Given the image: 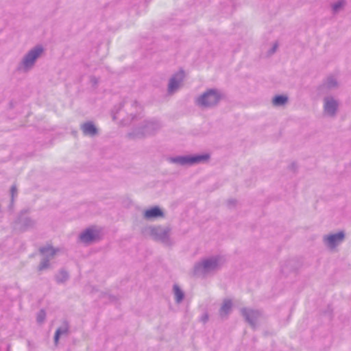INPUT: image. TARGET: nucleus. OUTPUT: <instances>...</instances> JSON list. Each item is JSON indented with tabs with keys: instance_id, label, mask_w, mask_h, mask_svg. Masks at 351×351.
Listing matches in <instances>:
<instances>
[{
	"instance_id": "obj_20",
	"label": "nucleus",
	"mask_w": 351,
	"mask_h": 351,
	"mask_svg": "<svg viewBox=\"0 0 351 351\" xmlns=\"http://www.w3.org/2000/svg\"><path fill=\"white\" fill-rule=\"evenodd\" d=\"M288 101V97L285 95H276L272 100L274 106H281L285 105Z\"/></svg>"
},
{
	"instance_id": "obj_11",
	"label": "nucleus",
	"mask_w": 351,
	"mask_h": 351,
	"mask_svg": "<svg viewBox=\"0 0 351 351\" xmlns=\"http://www.w3.org/2000/svg\"><path fill=\"white\" fill-rule=\"evenodd\" d=\"M210 159V154L208 153L189 154V166H193L197 164L207 163Z\"/></svg>"
},
{
	"instance_id": "obj_30",
	"label": "nucleus",
	"mask_w": 351,
	"mask_h": 351,
	"mask_svg": "<svg viewBox=\"0 0 351 351\" xmlns=\"http://www.w3.org/2000/svg\"><path fill=\"white\" fill-rule=\"evenodd\" d=\"M236 204V200L234 199H230L228 201V204L230 206V205H232L234 206V204Z\"/></svg>"
},
{
	"instance_id": "obj_26",
	"label": "nucleus",
	"mask_w": 351,
	"mask_h": 351,
	"mask_svg": "<svg viewBox=\"0 0 351 351\" xmlns=\"http://www.w3.org/2000/svg\"><path fill=\"white\" fill-rule=\"evenodd\" d=\"M278 45L277 43H274L273 47L268 51V54L269 55L274 54L276 52V49L278 48Z\"/></svg>"
},
{
	"instance_id": "obj_25",
	"label": "nucleus",
	"mask_w": 351,
	"mask_h": 351,
	"mask_svg": "<svg viewBox=\"0 0 351 351\" xmlns=\"http://www.w3.org/2000/svg\"><path fill=\"white\" fill-rule=\"evenodd\" d=\"M56 332H59V335H62L64 334H67L69 332V325L66 322L64 323V325L60 328H58Z\"/></svg>"
},
{
	"instance_id": "obj_16",
	"label": "nucleus",
	"mask_w": 351,
	"mask_h": 351,
	"mask_svg": "<svg viewBox=\"0 0 351 351\" xmlns=\"http://www.w3.org/2000/svg\"><path fill=\"white\" fill-rule=\"evenodd\" d=\"M232 301L229 299L224 300L223 302L219 309V315H220L221 317H227L230 314V313L232 310Z\"/></svg>"
},
{
	"instance_id": "obj_28",
	"label": "nucleus",
	"mask_w": 351,
	"mask_h": 351,
	"mask_svg": "<svg viewBox=\"0 0 351 351\" xmlns=\"http://www.w3.org/2000/svg\"><path fill=\"white\" fill-rule=\"evenodd\" d=\"M60 335H59V332H56L54 335V342L56 345L58 343Z\"/></svg>"
},
{
	"instance_id": "obj_6",
	"label": "nucleus",
	"mask_w": 351,
	"mask_h": 351,
	"mask_svg": "<svg viewBox=\"0 0 351 351\" xmlns=\"http://www.w3.org/2000/svg\"><path fill=\"white\" fill-rule=\"evenodd\" d=\"M339 102L332 96L324 98V112L329 117H335L339 110Z\"/></svg>"
},
{
	"instance_id": "obj_12",
	"label": "nucleus",
	"mask_w": 351,
	"mask_h": 351,
	"mask_svg": "<svg viewBox=\"0 0 351 351\" xmlns=\"http://www.w3.org/2000/svg\"><path fill=\"white\" fill-rule=\"evenodd\" d=\"M16 223L19 226V230L23 232L34 228L36 222L27 216L20 215L16 221Z\"/></svg>"
},
{
	"instance_id": "obj_27",
	"label": "nucleus",
	"mask_w": 351,
	"mask_h": 351,
	"mask_svg": "<svg viewBox=\"0 0 351 351\" xmlns=\"http://www.w3.org/2000/svg\"><path fill=\"white\" fill-rule=\"evenodd\" d=\"M10 193L12 195V198H14V196L17 193V189L15 185H12L10 189Z\"/></svg>"
},
{
	"instance_id": "obj_17",
	"label": "nucleus",
	"mask_w": 351,
	"mask_h": 351,
	"mask_svg": "<svg viewBox=\"0 0 351 351\" xmlns=\"http://www.w3.org/2000/svg\"><path fill=\"white\" fill-rule=\"evenodd\" d=\"M58 249L53 247L51 245H47L40 247L39 252L41 254L45 255V257H49V259L53 258Z\"/></svg>"
},
{
	"instance_id": "obj_13",
	"label": "nucleus",
	"mask_w": 351,
	"mask_h": 351,
	"mask_svg": "<svg viewBox=\"0 0 351 351\" xmlns=\"http://www.w3.org/2000/svg\"><path fill=\"white\" fill-rule=\"evenodd\" d=\"M81 130L86 136H94L98 134V130L92 121H87L81 125Z\"/></svg>"
},
{
	"instance_id": "obj_7",
	"label": "nucleus",
	"mask_w": 351,
	"mask_h": 351,
	"mask_svg": "<svg viewBox=\"0 0 351 351\" xmlns=\"http://www.w3.org/2000/svg\"><path fill=\"white\" fill-rule=\"evenodd\" d=\"M241 313L245 322L254 329L256 326V322L261 317V312L258 310L244 307L241 309Z\"/></svg>"
},
{
	"instance_id": "obj_21",
	"label": "nucleus",
	"mask_w": 351,
	"mask_h": 351,
	"mask_svg": "<svg viewBox=\"0 0 351 351\" xmlns=\"http://www.w3.org/2000/svg\"><path fill=\"white\" fill-rule=\"evenodd\" d=\"M69 274L66 271L61 269L56 276V280L58 283H63L69 279Z\"/></svg>"
},
{
	"instance_id": "obj_32",
	"label": "nucleus",
	"mask_w": 351,
	"mask_h": 351,
	"mask_svg": "<svg viewBox=\"0 0 351 351\" xmlns=\"http://www.w3.org/2000/svg\"><path fill=\"white\" fill-rule=\"evenodd\" d=\"M291 167H292V168H294V167H295V163H293V164L291 165Z\"/></svg>"
},
{
	"instance_id": "obj_4",
	"label": "nucleus",
	"mask_w": 351,
	"mask_h": 351,
	"mask_svg": "<svg viewBox=\"0 0 351 351\" xmlns=\"http://www.w3.org/2000/svg\"><path fill=\"white\" fill-rule=\"evenodd\" d=\"M160 128L161 124L157 120H144L138 127L135 128L132 132L129 133L128 135L132 138H141L154 134Z\"/></svg>"
},
{
	"instance_id": "obj_9",
	"label": "nucleus",
	"mask_w": 351,
	"mask_h": 351,
	"mask_svg": "<svg viewBox=\"0 0 351 351\" xmlns=\"http://www.w3.org/2000/svg\"><path fill=\"white\" fill-rule=\"evenodd\" d=\"M344 238L345 233L343 231H340L335 234L324 236V242L327 247L333 249L343 242Z\"/></svg>"
},
{
	"instance_id": "obj_10",
	"label": "nucleus",
	"mask_w": 351,
	"mask_h": 351,
	"mask_svg": "<svg viewBox=\"0 0 351 351\" xmlns=\"http://www.w3.org/2000/svg\"><path fill=\"white\" fill-rule=\"evenodd\" d=\"M99 239V231L91 228H86L80 234V239L84 243H91Z\"/></svg>"
},
{
	"instance_id": "obj_2",
	"label": "nucleus",
	"mask_w": 351,
	"mask_h": 351,
	"mask_svg": "<svg viewBox=\"0 0 351 351\" xmlns=\"http://www.w3.org/2000/svg\"><path fill=\"white\" fill-rule=\"evenodd\" d=\"M44 53V48L42 45H38L31 49L18 64L16 70L20 73H27L34 66L37 60Z\"/></svg>"
},
{
	"instance_id": "obj_18",
	"label": "nucleus",
	"mask_w": 351,
	"mask_h": 351,
	"mask_svg": "<svg viewBox=\"0 0 351 351\" xmlns=\"http://www.w3.org/2000/svg\"><path fill=\"white\" fill-rule=\"evenodd\" d=\"M324 86H325L328 89H333L337 88L339 84L337 78L335 76L329 75L325 80Z\"/></svg>"
},
{
	"instance_id": "obj_31",
	"label": "nucleus",
	"mask_w": 351,
	"mask_h": 351,
	"mask_svg": "<svg viewBox=\"0 0 351 351\" xmlns=\"http://www.w3.org/2000/svg\"><path fill=\"white\" fill-rule=\"evenodd\" d=\"M137 104H138V103L136 101L132 102V105H134V106H137Z\"/></svg>"
},
{
	"instance_id": "obj_29",
	"label": "nucleus",
	"mask_w": 351,
	"mask_h": 351,
	"mask_svg": "<svg viewBox=\"0 0 351 351\" xmlns=\"http://www.w3.org/2000/svg\"><path fill=\"white\" fill-rule=\"evenodd\" d=\"M202 322L206 323L208 320V315L207 313H204L201 317Z\"/></svg>"
},
{
	"instance_id": "obj_3",
	"label": "nucleus",
	"mask_w": 351,
	"mask_h": 351,
	"mask_svg": "<svg viewBox=\"0 0 351 351\" xmlns=\"http://www.w3.org/2000/svg\"><path fill=\"white\" fill-rule=\"evenodd\" d=\"M224 97L222 92L217 88H209L195 99L197 106L203 108L216 106Z\"/></svg>"
},
{
	"instance_id": "obj_15",
	"label": "nucleus",
	"mask_w": 351,
	"mask_h": 351,
	"mask_svg": "<svg viewBox=\"0 0 351 351\" xmlns=\"http://www.w3.org/2000/svg\"><path fill=\"white\" fill-rule=\"evenodd\" d=\"M167 161L180 166H189V155L169 157Z\"/></svg>"
},
{
	"instance_id": "obj_5",
	"label": "nucleus",
	"mask_w": 351,
	"mask_h": 351,
	"mask_svg": "<svg viewBox=\"0 0 351 351\" xmlns=\"http://www.w3.org/2000/svg\"><path fill=\"white\" fill-rule=\"evenodd\" d=\"M169 228L155 226L150 228V235L156 241H160L166 245H171V241L169 237Z\"/></svg>"
},
{
	"instance_id": "obj_8",
	"label": "nucleus",
	"mask_w": 351,
	"mask_h": 351,
	"mask_svg": "<svg viewBox=\"0 0 351 351\" xmlns=\"http://www.w3.org/2000/svg\"><path fill=\"white\" fill-rule=\"evenodd\" d=\"M184 80V71H180L169 79L167 91L169 95L175 93L180 87Z\"/></svg>"
},
{
	"instance_id": "obj_14",
	"label": "nucleus",
	"mask_w": 351,
	"mask_h": 351,
	"mask_svg": "<svg viewBox=\"0 0 351 351\" xmlns=\"http://www.w3.org/2000/svg\"><path fill=\"white\" fill-rule=\"evenodd\" d=\"M164 213L158 206H154L147 209L144 213V217L147 219L163 217Z\"/></svg>"
},
{
	"instance_id": "obj_19",
	"label": "nucleus",
	"mask_w": 351,
	"mask_h": 351,
	"mask_svg": "<svg viewBox=\"0 0 351 351\" xmlns=\"http://www.w3.org/2000/svg\"><path fill=\"white\" fill-rule=\"evenodd\" d=\"M173 290L175 295V300L176 303H180L184 298V293L182 291L180 287L176 284L173 285Z\"/></svg>"
},
{
	"instance_id": "obj_23",
	"label": "nucleus",
	"mask_w": 351,
	"mask_h": 351,
	"mask_svg": "<svg viewBox=\"0 0 351 351\" xmlns=\"http://www.w3.org/2000/svg\"><path fill=\"white\" fill-rule=\"evenodd\" d=\"M345 5L344 0H339L332 5V9L334 14L337 13Z\"/></svg>"
},
{
	"instance_id": "obj_1",
	"label": "nucleus",
	"mask_w": 351,
	"mask_h": 351,
	"mask_svg": "<svg viewBox=\"0 0 351 351\" xmlns=\"http://www.w3.org/2000/svg\"><path fill=\"white\" fill-rule=\"evenodd\" d=\"M223 264L221 256H213L196 263L193 267L195 276H206L219 270Z\"/></svg>"
},
{
	"instance_id": "obj_22",
	"label": "nucleus",
	"mask_w": 351,
	"mask_h": 351,
	"mask_svg": "<svg viewBox=\"0 0 351 351\" xmlns=\"http://www.w3.org/2000/svg\"><path fill=\"white\" fill-rule=\"evenodd\" d=\"M49 261H50V259L49 257H44L41 260V261L38 267V270L41 271H43L45 269H47V268H49V265H50Z\"/></svg>"
},
{
	"instance_id": "obj_24",
	"label": "nucleus",
	"mask_w": 351,
	"mask_h": 351,
	"mask_svg": "<svg viewBox=\"0 0 351 351\" xmlns=\"http://www.w3.org/2000/svg\"><path fill=\"white\" fill-rule=\"evenodd\" d=\"M46 317V313L45 310L41 309L37 314L36 321L38 324H42L44 322Z\"/></svg>"
}]
</instances>
